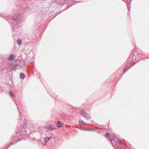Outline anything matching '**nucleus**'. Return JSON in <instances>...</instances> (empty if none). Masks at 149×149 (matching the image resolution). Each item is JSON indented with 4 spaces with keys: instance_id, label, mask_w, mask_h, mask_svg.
Instances as JSON below:
<instances>
[{
    "instance_id": "19",
    "label": "nucleus",
    "mask_w": 149,
    "mask_h": 149,
    "mask_svg": "<svg viewBox=\"0 0 149 149\" xmlns=\"http://www.w3.org/2000/svg\"><path fill=\"white\" fill-rule=\"evenodd\" d=\"M23 139H19L18 140V141L17 140V142L18 141H21L22 140H23Z\"/></svg>"
},
{
    "instance_id": "20",
    "label": "nucleus",
    "mask_w": 149,
    "mask_h": 149,
    "mask_svg": "<svg viewBox=\"0 0 149 149\" xmlns=\"http://www.w3.org/2000/svg\"><path fill=\"white\" fill-rule=\"evenodd\" d=\"M82 130H87V129L86 128H83L82 129Z\"/></svg>"
},
{
    "instance_id": "26",
    "label": "nucleus",
    "mask_w": 149,
    "mask_h": 149,
    "mask_svg": "<svg viewBox=\"0 0 149 149\" xmlns=\"http://www.w3.org/2000/svg\"><path fill=\"white\" fill-rule=\"evenodd\" d=\"M33 139H35V138H34Z\"/></svg>"
},
{
    "instance_id": "5",
    "label": "nucleus",
    "mask_w": 149,
    "mask_h": 149,
    "mask_svg": "<svg viewBox=\"0 0 149 149\" xmlns=\"http://www.w3.org/2000/svg\"><path fill=\"white\" fill-rule=\"evenodd\" d=\"M81 114L85 117L87 119H88L90 118L88 114L84 110L82 109L81 111Z\"/></svg>"
},
{
    "instance_id": "30",
    "label": "nucleus",
    "mask_w": 149,
    "mask_h": 149,
    "mask_svg": "<svg viewBox=\"0 0 149 149\" xmlns=\"http://www.w3.org/2000/svg\"><path fill=\"white\" fill-rule=\"evenodd\" d=\"M0 16H2L1 15H0Z\"/></svg>"
},
{
    "instance_id": "14",
    "label": "nucleus",
    "mask_w": 149,
    "mask_h": 149,
    "mask_svg": "<svg viewBox=\"0 0 149 149\" xmlns=\"http://www.w3.org/2000/svg\"><path fill=\"white\" fill-rule=\"evenodd\" d=\"M109 141H110V142L111 143L112 145L114 147V146L113 144L112 141L114 140V138L113 137H110L109 138Z\"/></svg>"
},
{
    "instance_id": "24",
    "label": "nucleus",
    "mask_w": 149,
    "mask_h": 149,
    "mask_svg": "<svg viewBox=\"0 0 149 149\" xmlns=\"http://www.w3.org/2000/svg\"><path fill=\"white\" fill-rule=\"evenodd\" d=\"M17 107V109H18V111H19V109L18 107Z\"/></svg>"
},
{
    "instance_id": "7",
    "label": "nucleus",
    "mask_w": 149,
    "mask_h": 149,
    "mask_svg": "<svg viewBox=\"0 0 149 149\" xmlns=\"http://www.w3.org/2000/svg\"><path fill=\"white\" fill-rule=\"evenodd\" d=\"M15 142L12 141L11 142V143L9 144V145L6 147V149L8 148L11 145H13L14 144H15L17 142V140H15Z\"/></svg>"
},
{
    "instance_id": "28",
    "label": "nucleus",
    "mask_w": 149,
    "mask_h": 149,
    "mask_svg": "<svg viewBox=\"0 0 149 149\" xmlns=\"http://www.w3.org/2000/svg\"><path fill=\"white\" fill-rule=\"evenodd\" d=\"M24 128V131L26 132V131H25V128Z\"/></svg>"
},
{
    "instance_id": "21",
    "label": "nucleus",
    "mask_w": 149,
    "mask_h": 149,
    "mask_svg": "<svg viewBox=\"0 0 149 149\" xmlns=\"http://www.w3.org/2000/svg\"><path fill=\"white\" fill-rule=\"evenodd\" d=\"M120 149H126L125 148L123 147H122L120 148Z\"/></svg>"
},
{
    "instance_id": "4",
    "label": "nucleus",
    "mask_w": 149,
    "mask_h": 149,
    "mask_svg": "<svg viewBox=\"0 0 149 149\" xmlns=\"http://www.w3.org/2000/svg\"><path fill=\"white\" fill-rule=\"evenodd\" d=\"M135 63L133 62L132 63H130L128 66H127L124 68L123 70V72L124 73H125V72L128 69L130 68Z\"/></svg>"
},
{
    "instance_id": "12",
    "label": "nucleus",
    "mask_w": 149,
    "mask_h": 149,
    "mask_svg": "<svg viewBox=\"0 0 149 149\" xmlns=\"http://www.w3.org/2000/svg\"><path fill=\"white\" fill-rule=\"evenodd\" d=\"M25 77V75L24 74L21 73L20 74V77L21 79H24Z\"/></svg>"
},
{
    "instance_id": "27",
    "label": "nucleus",
    "mask_w": 149,
    "mask_h": 149,
    "mask_svg": "<svg viewBox=\"0 0 149 149\" xmlns=\"http://www.w3.org/2000/svg\"><path fill=\"white\" fill-rule=\"evenodd\" d=\"M77 2H80V1H77Z\"/></svg>"
},
{
    "instance_id": "9",
    "label": "nucleus",
    "mask_w": 149,
    "mask_h": 149,
    "mask_svg": "<svg viewBox=\"0 0 149 149\" xmlns=\"http://www.w3.org/2000/svg\"><path fill=\"white\" fill-rule=\"evenodd\" d=\"M15 58V56L13 54L11 55L8 58V60H9L12 61Z\"/></svg>"
},
{
    "instance_id": "3",
    "label": "nucleus",
    "mask_w": 149,
    "mask_h": 149,
    "mask_svg": "<svg viewBox=\"0 0 149 149\" xmlns=\"http://www.w3.org/2000/svg\"><path fill=\"white\" fill-rule=\"evenodd\" d=\"M19 118L21 120V121L20 122V123H24V125H23V127H24L25 125L27 123V121L26 120L25 117L24 116H21V113L20 112H19Z\"/></svg>"
},
{
    "instance_id": "15",
    "label": "nucleus",
    "mask_w": 149,
    "mask_h": 149,
    "mask_svg": "<svg viewBox=\"0 0 149 149\" xmlns=\"http://www.w3.org/2000/svg\"><path fill=\"white\" fill-rule=\"evenodd\" d=\"M105 136L108 138H109L110 137V133L109 132H107L105 134Z\"/></svg>"
},
{
    "instance_id": "2",
    "label": "nucleus",
    "mask_w": 149,
    "mask_h": 149,
    "mask_svg": "<svg viewBox=\"0 0 149 149\" xmlns=\"http://www.w3.org/2000/svg\"><path fill=\"white\" fill-rule=\"evenodd\" d=\"M18 61L19 62L17 63L14 64L11 67V69L12 70H15L17 69H20L22 67V66L21 64V62L19 61Z\"/></svg>"
},
{
    "instance_id": "11",
    "label": "nucleus",
    "mask_w": 149,
    "mask_h": 149,
    "mask_svg": "<svg viewBox=\"0 0 149 149\" xmlns=\"http://www.w3.org/2000/svg\"><path fill=\"white\" fill-rule=\"evenodd\" d=\"M57 125L58 127H60L62 124H61L60 121H58L57 123Z\"/></svg>"
},
{
    "instance_id": "23",
    "label": "nucleus",
    "mask_w": 149,
    "mask_h": 149,
    "mask_svg": "<svg viewBox=\"0 0 149 149\" xmlns=\"http://www.w3.org/2000/svg\"><path fill=\"white\" fill-rule=\"evenodd\" d=\"M91 129H87V131H91Z\"/></svg>"
},
{
    "instance_id": "17",
    "label": "nucleus",
    "mask_w": 149,
    "mask_h": 149,
    "mask_svg": "<svg viewBox=\"0 0 149 149\" xmlns=\"http://www.w3.org/2000/svg\"><path fill=\"white\" fill-rule=\"evenodd\" d=\"M118 142L120 144H121L122 143L121 140L120 139H118Z\"/></svg>"
},
{
    "instance_id": "25",
    "label": "nucleus",
    "mask_w": 149,
    "mask_h": 149,
    "mask_svg": "<svg viewBox=\"0 0 149 149\" xmlns=\"http://www.w3.org/2000/svg\"><path fill=\"white\" fill-rule=\"evenodd\" d=\"M16 133V134H17L18 133V132H17Z\"/></svg>"
},
{
    "instance_id": "18",
    "label": "nucleus",
    "mask_w": 149,
    "mask_h": 149,
    "mask_svg": "<svg viewBox=\"0 0 149 149\" xmlns=\"http://www.w3.org/2000/svg\"><path fill=\"white\" fill-rule=\"evenodd\" d=\"M9 94L12 97H14V94L12 92H9Z\"/></svg>"
},
{
    "instance_id": "29",
    "label": "nucleus",
    "mask_w": 149,
    "mask_h": 149,
    "mask_svg": "<svg viewBox=\"0 0 149 149\" xmlns=\"http://www.w3.org/2000/svg\"><path fill=\"white\" fill-rule=\"evenodd\" d=\"M147 58H149V57H148Z\"/></svg>"
},
{
    "instance_id": "16",
    "label": "nucleus",
    "mask_w": 149,
    "mask_h": 149,
    "mask_svg": "<svg viewBox=\"0 0 149 149\" xmlns=\"http://www.w3.org/2000/svg\"><path fill=\"white\" fill-rule=\"evenodd\" d=\"M79 122L80 123H82L84 125H86V123L81 120H79Z\"/></svg>"
},
{
    "instance_id": "1",
    "label": "nucleus",
    "mask_w": 149,
    "mask_h": 149,
    "mask_svg": "<svg viewBox=\"0 0 149 149\" xmlns=\"http://www.w3.org/2000/svg\"><path fill=\"white\" fill-rule=\"evenodd\" d=\"M18 11L14 13V16L12 17L10 20L11 22V26L12 29L13 33L15 34V32L19 31V28L18 25L21 23L23 19V8L20 5H19L17 7Z\"/></svg>"
},
{
    "instance_id": "10",
    "label": "nucleus",
    "mask_w": 149,
    "mask_h": 149,
    "mask_svg": "<svg viewBox=\"0 0 149 149\" xmlns=\"http://www.w3.org/2000/svg\"><path fill=\"white\" fill-rule=\"evenodd\" d=\"M47 128L48 130L50 131H52L55 129L54 128L51 127L50 125H49V126H47Z\"/></svg>"
},
{
    "instance_id": "6",
    "label": "nucleus",
    "mask_w": 149,
    "mask_h": 149,
    "mask_svg": "<svg viewBox=\"0 0 149 149\" xmlns=\"http://www.w3.org/2000/svg\"><path fill=\"white\" fill-rule=\"evenodd\" d=\"M54 2H55L61 5H63L66 2V0H55Z\"/></svg>"
},
{
    "instance_id": "13",
    "label": "nucleus",
    "mask_w": 149,
    "mask_h": 149,
    "mask_svg": "<svg viewBox=\"0 0 149 149\" xmlns=\"http://www.w3.org/2000/svg\"><path fill=\"white\" fill-rule=\"evenodd\" d=\"M17 44L19 45H20L22 44V40L20 38L18 39L17 40Z\"/></svg>"
},
{
    "instance_id": "8",
    "label": "nucleus",
    "mask_w": 149,
    "mask_h": 149,
    "mask_svg": "<svg viewBox=\"0 0 149 149\" xmlns=\"http://www.w3.org/2000/svg\"><path fill=\"white\" fill-rule=\"evenodd\" d=\"M52 137H46L44 139V141L45 143H46Z\"/></svg>"
},
{
    "instance_id": "22",
    "label": "nucleus",
    "mask_w": 149,
    "mask_h": 149,
    "mask_svg": "<svg viewBox=\"0 0 149 149\" xmlns=\"http://www.w3.org/2000/svg\"><path fill=\"white\" fill-rule=\"evenodd\" d=\"M128 11H130V7H129L128 8Z\"/></svg>"
}]
</instances>
